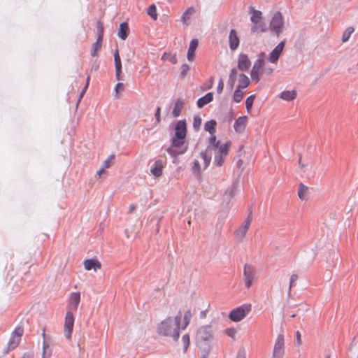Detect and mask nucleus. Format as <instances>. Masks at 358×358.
I'll use <instances>...</instances> for the list:
<instances>
[{"label": "nucleus", "instance_id": "nucleus-1", "mask_svg": "<svg viewBox=\"0 0 358 358\" xmlns=\"http://www.w3.org/2000/svg\"><path fill=\"white\" fill-rule=\"evenodd\" d=\"M187 136V125L185 120H179L175 126V134L171 141V145L166 152L173 157L184 154L187 146L185 145Z\"/></svg>", "mask_w": 358, "mask_h": 358}, {"label": "nucleus", "instance_id": "nucleus-2", "mask_svg": "<svg viewBox=\"0 0 358 358\" xmlns=\"http://www.w3.org/2000/svg\"><path fill=\"white\" fill-rule=\"evenodd\" d=\"M181 313L174 317H167L157 327V332L161 336L171 337L177 341L180 336Z\"/></svg>", "mask_w": 358, "mask_h": 358}, {"label": "nucleus", "instance_id": "nucleus-3", "mask_svg": "<svg viewBox=\"0 0 358 358\" xmlns=\"http://www.w3.org/2000/svg\"><path fill=\"white\" fill-rule=\"evenodd\" d=\"M252 306L250 304H243L231 310L229 314V318L235 322H238L244 319L251 311Z\"/></svg>", "mask_w": 358, "mask_h": 358}, {"label": "nucleus", "instance_id": "nucleus-4", "mask_svg": "<svg viewBox=\"0 0 358 358\" xmlns=\"http://www.w3.org/2000/svg\"><path fill=\"white\" fill-rule=\"evenodd\" d=\"M231 145V141H227L226 143L218 145V148H213L216 150L217 152L214 157V163L217 166H221L224 164V159L228 155L229 148Z\"/></svg>", "mask_w": 358, "mask_h": 358}, {"label": "nucleus", "instance_id": "nucleus-5", "mask_svg": "<svg viewBox=\"0 0 358 358\" xmlns=\"http://www.w3.org/2000/svg\"><path fill=\"white\" fill-rule=\"evenodd\" d=\"M200 157L203 160V164H201L198 159H194L192 168L193 173L197 176L200 175L201 171L208 166L211 160L210 156H208L206 152H201L200 153Z\"/></svg>", "mask_w": 358, "mask_h": 358}, {"label": "nucleus", "instance_id": "nucleus-6", "mask_svg": "<svg viewBox=\"0 0 358 358\" xmlns=\"http://www.w3.org/2000/svg\"><path fill=\"white\" fill-rule=\"evenodd\" d=\"M23 328L20 327L15 328V329L11 334L10 338L8 343L7 350L6 352H8L9 351L14 350L18 346L21 341V337L23 335Z\"/></svg>", "mask_w": 358, "mask_h": 358}, {"label": "nucleus", "instance_id": "nucleus-7", "mask_svg": "<svg viewBox=\"0 0 358 358\" xmlns=\"http://www.w3.org/2000/svg\"><path fill=\"white\" fill-rule=\"evenodd\" d=\"M252 220V213L250 212L247 218L244 220L243 224L234 232V236L238 240H243L250 229Z\"/></svg>", "mask_w": 358, "mask_h": 358}, {"label": "nucleus", "instance_id": "nucleus-8", "mask_svg": "<svg viewBox=\"0 0 358 358\" xmlns=\"http://www.w3.org/2000/svg\"><path fill=\"white\" fill-rule=\"evenodd\" d=\"M285 354V340L282 334L277 336L275 342L273 358H282Z\"/></svg>", "mask_w": 358, "mask_h": 358}, {"label": "nucleus", "instance_id": "nucleus-9", "mask_svg": "<svg viewBox=\"0 0 358 358\" xmlns=\"http://www.w3.org/2000/svg\"><path fill=\"white\" fill-rule=\"evenodd\" d=\"M74 325V317L71 311H68L66 313L65 320H64V334L66 338L70 339L71 337L73 328Z\"/></svg>", "mask_w": 358, "mask_h": 358}, {"label": "nucleus", "instance_id": "nucleus-10", "mask_svg": "<svg viewBox=\"0 0 358 358\" xmlns=\"http://www.w3.org/2000/svg\"><path fill=\"white\" fill-rule=\"evenodd\" d=\"M244 279L247 288H250L252 284L255 275V269L253 266L245 264L244 266Z\"/></svg>", "mask_w": 358, "mask_h": 358}, {"label": "nucleus", "instance_id": "nucleus-11", "mask_svg": "<svg viewBox=\"0 0 358 358\" xmlns=\"http://www.w3.org/2000/svg\"><path fill=\"white\" fill-rule=\"evenodd\" d=\"M283 26V19L282 14L277 12L274 14L270 24V29L273 30L278 34L281 31Z\"/></svg>", "mask_w": 358, "mask_h": 358}, {"label": "nucleus", "instance_id": "nucleus-12", "mask_svg": "<svg viewBox=\"0 0 358 358\" xmlns=\"http://www.w3.org/2000/svg\"><path fill=\"white\" fill-rule=\"evenodd\" d=\"M80 302V293L71 292L68 299V308L71 311H76Z\"/></svg>", "mask_w": 358, "mask_h": 358}, {"label": "nucleus", "instance_id": "nucleus-13", "mask_svg": "<svg viewBox=\"0 0 358 358\" xmlns=\"http://www.w3.org/2000/svg\"><path fill=\"white\" fill-rule=\"evenodd\" d=\"M272 73V69H252L250 73L251 78L257 83L264 75L269 76Z\"/></svg>", "mask_w": 358, "mask_h": 358}, {"label": "nucleus", "instance_id": "nucleus-14", "mask_svg": "<svg viewBox=\"0 0 358 358\" xmlns=\"http://www.w3.org/2000/svg\"><path fill=\"white\" fill-rule=\"evenodd\" d=\"M197 337L203 341H208L213 337L212 328L209 325L202 326L197 331Z\"/></svg>", "mask_w": 358, "mask_h": 358}, {"label": "nucleus", "instance_id": "nucleus-15", "mask_svg": "<svg viewBox=\"0 0 358 358\" xmlns=\"http://www.w3.org/2000/svg\"><path fill=\"white\" fill-rule=\"evenodd\" d=\"M84 268L87 271H96L101 268V264L97 259H87L83 262Z\"/></svg>", "mask_w": 358, "mask_h": 358}, {"label": "nucleus", "instance_id": "nucleus-16", "mask_svg": "<svg viewBox=\"0 0 358 358\" xmlns=\"http://www.w3.org/2000/svg\"><path fill=\"white\" fill-rule=\"evenodd\" d=\"M229 48L231 50H235L239 45L240 39L236 29H231L229 36Z\"/></svg>", "mask_w": 358, "mask_h": 358}, {"label": "nucleus", "instance_id": "nucleus-17", "mask_svg": "<svg viewBox=\"0 0 358 358\" xmlns=\"http://www.w3.org/2000/svg\"><path fill=\"white\" fill-rule=\"evenodd\" d=\"M284 46H285V43L283 41H281L273 49V50L271 52V53L270 54V56L268 57V60L271 63H275L278 61L280 54L282 53V52L283 50Z\"/></svg>", "mask_w": 358, "mask_h": 358}, {"label": "nucleus", "instance_id": "nucleus-18", "mask_svg": "<svg viewBox=\"0 0 358 358\" xmlns=\"http://www.w3.org/2000/svg\"><path fill=\"white\" fill-rule=\"evenodd\" d=\"M248 123V117L247 116H241L238 119L236 120L234 128V130L238 133H242L247 125Z\"/></svg>", "mask_w": 358, "mask_h": 358}, {"label": "nucleus", "instance_id": "nucleus-19", "mask_svg": "<svg viewBox=\"0 0 358 358\" xmlns=\"http://www.w3.org/2000/svg\"><path fill=\"white\" fill-rule=\"evenodd\" d=\"M164 162L162 159H157L155 162L150 169L151 173L155 177H159L162 175Z\"/></svg>", "mask_w": 358, "mask_h": 358}, {"label": "nucleus", "instance_id": "nucleus-20", "mask_svg": "<svg viewBox=\"0 0 358 358\" xmlns=\"http://www.w3.org/2000/svg\"><path fill=\"white\" fill-rule=\"evenodd\" d=\"M297 92L296 90H285L280 94V98L286 101H291L296 98Z\"/></svg>", "mask_w": 358, "mask_h": 358}, {"label": "nucleus", "instance_id": "nucleus-21", "mask_svg": "<svg viewBox=\"0 0 358 358\" xmlns=\"http://www.w3.org/2000/svg\"><path fill=\"white\" fill-rule=\"evenodd\" d=\"M198 44H199V42H198L197 39H192L190 41V44H189V49L187 51V59L189 61H192L194 59V53L198 47Z\"/></svg>", "mask_w": 358, "mask_h": 358}, {"label": "nucleus", "instance_id": "nucleus-22", "mask_svg": "<svg viewBox=\"0 0 358 358\" xmlns=\"http://www.w3.org/2000/svg\"><path fill=\"white\" fill-rule=\"evenodd\" d=\"M129 27L127 22H122L120 25V29L117 32V36L122 39L125 40L129 34Z\"/></svg>", "mask_w": 358, "mask_h": 358}, {"label": "nucleus", "instance_id": "nucleus-23", "mask_svg": "<svg viewBox=\"0 0 358 358\" xmlns=\"http://www.w3.org/2000/svg\"><path fill=\"white\" fill-rule=\"evenodd\" d=\"M213 99V96L212 92H209L206 94L203 97L200 98L197 101V106L199 108H203L205 105L208 104V103L211 102Z\"/></svg>", "mask_w": 358, "mask_h": 358}, {"label": "nucleus", "instance_id": "nucleus-24", "mask_svg": "<svg viewBox=\"0 0 358 358\" xmlns=\"http://www.w3.org/2000/svg\"><path fill=\"white\" fill-rule=\"evenodd\" d=\"M183 106L184 101L182 99H177L172 111L173 117H177L180 115Z\"/></svg>", "mask_w": 358, "mask_h": 358}, {"label": "nucleus", "instance_id": "nucleus-25", "mask_svg": "<svg viewBox=\"0 0 358 358\" xmlns=\"http://www.w3.org/2000/svg\"><path fill=\"white\" fill-rule=\"evenodd\" d=\"M250 84V80L248 76L244 74H240L238 80V89L243 90L246 88Z\"/></svg>", "mask_w": 358, "mask_h": 358}, {"label": "nucleus", "instance_id": "nucleus-26", "mask_svg": "<svg viewBox=\"0 0 358 358\" xmlns=\"http://www.w3.org/2000/svg\"><path fill=\"white\" fill-rule=\"evenodd\" d=\"M103 38H97L96 41L92 44L91 50V55L92 57L97 56L102 46Z\"/></svg>", "mask_w": 358, "mask_h": 358}, {"label": "nucleus", "instance_id": "nucleus-27", "mask_svg": "<svg viewBox=\"0 0 358 358\" xmlns=\"http://www.w3.org/2000/svg\"><path fill=\"white\" fill-rule=\"evenodd\" d=\"M192 314L190 310H187L183 316L182 321H180V328L185 329L189 324Z\"/></svg>", "mask_w": 358, "mask_h": 358}, {"label": "nucleus", "instance_id": "nucleus-28", "mask_svg": "<svg viewBox=\"0 0 358 358\" xmlns=\"http://www.w3.org/2000/svg\"><path fill=\"white\" fill-rule=\"evenodd\" d=\"M251 62L245 54H241L238 57V67H250Z\"/></svg>", "mask_w": 358, "mask_h": 358}, {"label": "nucleus", "instance_id": "nucleus-29", "mask_svg": "<svg viewBox=\"0 0 358 358\" xmlns=\"http://www.w3.org/2000/svg\"><path fill=\"white\" fill-rule=\"evenodd\" d=\"M216 125L217 122L214 120H211L208 121L204 124V129L206 131H208L210 135H214L216 132Z\"/></svg>", "mask_w": 358, "mask_h": 358}, {"label": "nucleus", "instance_id": "nucleus-30", "mask_svg": "<svg viewBox=\"0 0 358 358\" xmlns=\"http://www.w3.org/2000/svg\"><path fill=\"white\" fill-rule=\"evenodd\" d=\"M308 193V187L301 183L299 186L298 196L301 200H305L307 198Z\"/></svg>", "mask_w": 358, "mask_h": 358}, {"label": "nucleus", "instance_id": "nucleus-31", "mask_svg": "<svg viewBox=\"0 0 358 358\" xmlns=\"http://www.w3.org/2000/svg\"><path fill=\"white\" fill-rule=\"evenodd\" d=\"M251 13V21L253 24H258L259 22H261L262 21V13L261 11L252 9Z\"/></svg>", "mask_w": 358, "mask_h": 358}, {"label": "nucleus", "instance_id": "nucleus-32", "mask_svg": "<svg viewBox=\"0 0 358 358\" xmlns=\"http://www.w3.org/2000/svg\"><path fill=\"white\" fill-rule=\"evenodd\" d=\"M251 31L254 33H262L266 31L265 24L262 21L258 24H254L251 28Z\"/></svg>", "mask_w": 358, "mask_h": 358}, {"label": "nucleus", "instance_id": "nucleus-33", "mask_svg": "<svg viewBox=\"0 0 358 358\" xmlns=\"http://www.w3.org/2000/svg\"><path fill=\"white\" fill-rule=\"evenodd\" d=\"M162 59L164 62H169L171 64H176L177 63L176 54L166 52L162 55Z\"/></svg>", "mask_w": 358, "mask_h": 358}, {"label": "nucleus", "instance_id": "nucleus-34", "mask_svg": "<svg viewBox=\"0 0 358 358\" xmlns=\"http://www.w3.org/2000/svg\"><path fill=\"white\" fill-rule=\"evenodd\" d=\"M194 13L193 7L187 8L182 15V21L184 24H187L188 20L190 19L191 15Z\"/></svg>", "mask_w": 358, "mask_h": 358}, {"label": "nucleus", "instance_id": "nucleus-35", "mask_svg": "<svg viewBox=\"0 0 358 358\" xmlns=\"http://www.w3.org/2000/svg\"><path fill=\"white\" fill-rule=\"evenodd\" d=\"M266 55L264 52H261L258 55V58L256 60V62H255L253 67H262V66H264V61L266 59Z\"/></svg>", "mask_w": 358, "mask_h": 358}, {"label": "nucleus", "instance_id": "nucleus-36", "mask_svg": "<svg viewBox=\"0 0 358 358\" xmlns=\"http://www.w3.org/2000/svg\"><path fill=\"white\" fill-rule=\"evenodd\" d=\"M244 96V92L241 89L236 88L233 96V100L236 103H240Z\"/></svg>", "mask_w": 358, "mask_h": 358}, {"label": "nucleus", "instance_id": "nucleus-37", "mask_svg": "<svg viewBox=\"0 0 358 358\" xmlns=\"http://www.w3.org/2000/svg\"><path fill=\"white\" fill-rule=\"evenodd\" d=\"M255 98H256L255 94H252L246 99L245 107H246V110H247L248 113H249L251 112Z\"/></svg>", "mask_w": 358, "mask_h": 358}, {"label": "nucleus", "instance_id": "nucleus-38", "mask_svg": "<svg viewBox=\"0 0 358 358\" xmlns=\"http://www.w3.org/2000/svg\"><path fill=\"white\" fill-rule=\"evenodd\" d=\"M354 31L355 29L352 27H348L343 34L342 41L343 43L347 42L349 40L351 34L354 32Z\"/></svg>", "mask_w": 358, "mask_h": 358}, {"label": "nucleus", "instance_id": "nucleus-39", "mask_svg": "<svg viewBox=\"0 0 358 358\" xmlns=\"http://www.w3.org/2000/svg\"><path fill=\"white\" fill-rule=\"evenodd\" d=\"M147 13L153 20H156L157 19V8L154 4L148 7Z\"/></svg>", "mask_w": 358, "mask_h": 358}, {"label": "nucleus", "instance_id": "nucleus-40", "mask_svg": "<svg viewBox=\"0 0 358 358\" xmlns=\"http://www.w3.org/2000/svg\"><path fill=\"white\" fill-rule=\"evenodd\" d=\"M96 29H97V38H103L104 27H103V22L101 21H98L96 22Z\"/></svg>", "mask_w": 358, "mask_h": 358}, {"label": "nucleus", "instance_id": "nucleus-41", "mask_svg": "<svg viewBox=\"0 0 358 358\" xmlns=\"http://www.w3.org/2000/svg\"><path fill=\"white\" fill-rule=\"evenodd\" d=\"M115 159V155H110L103 163L102 167L103 169H108L110 167L111 164L113 163V160Z\"/></svg>", "mask_w": 358, "mask_h": 358}, {"label": "nucleus", "instance_id": "nucleus-42", "mask_svg": "<svg viewBox=\"0 0 358 358\" xmlns=\"http://www.w3.org/2000/svg\"><path fill=\"white\" fill-rule=\"evenodd\" d=\"M209 143L211 145V147H208V149H213V148H218V145L220 144V141H217L215 135H211V137L209 138Z\"/></svg>", "mask_w": 358, "mask_h": 358}, {"label": "nucleus", "instance_id": "nucleus-43", "mask_svg": "<svg viewBox=\"0 0 358 358\" xmlns=\"http://www.w3.org/2000/svg\"><path fill=\"white\" fill-rule=\"evenodd\" d=\"M124 90V84L122 83H118L115 87V92L116 93V98L119 97V94L122 93Z\"/></svg>", "mask_w": 358, "mask_h": 358}, {"label": "nucleus", "instance_id": "nucleus-44", "mask_svg": "<svg viewBox=\"0 0 358 358\" xmlns=\"http://www.w3.org/2000/svg\"><path fill=\"white\" fill-rule=\"evenodd\" d=\"M114 61L115 67H122L121 59L117 50L114 53Z\"/></svg>", "mask_w": 358, "mask_h": 358}, {"label": "nucleus", "instance_id": "nucleus-45", "mask_svg": "<svg viewBox=\"0 0 358 358\" xmlns=\"http://www.w3.org/2000/svg\"><path fill=\"white\" fill-rule=\"evenodd\" d=\"M90 76H87V83H86V85L84 87V89L81 91L80 94V96H79V98L78 99V104L80 102L81 99H83L87 87H88V85H89V82H90Z\"/></svg>", "mask_w": 358, "mask_h": 358}, {"label": "nucleus", "instance_id": "nucleus-46", "mask_svg": "<svg viewBox=\"0 0 358 358\" xmlns=\"http://www.w3.org/2000/svg\"><path fill=\"white\" fill-rule=\"evenodd\" d=\"M224 332L228 336L232 338H235L236 335V330L234 328H227L225 329Z\"/></svg>", "mask_w": 358, "mask_h": 358}, {"label": "nucleus", "instance_id": "nucleus-47", "mask_svg": "<svg viewBox=\"0 0 358 358\" xmlns=\"http://www.w3.org/2000/svg\"><path fill=\"white\" fill-rule=\"evenodd\" d=\"M201 124V118L199 116H195L194 117L193 127L194 128L198 129Z\"/></svg>", "mask_w": 358, "mask_h": 358}, {"label": "nucleus", "instance_id": "nucleus-48", "mask_svg": "<svg viewBox=\"0 0 358 358\" xmlns=\"http://www.w3.org/2000/svg\"><path fill=\"white\" fill-rule=\"evenodd\" d=\"M182 341L184 344L185 350H187L189 345V336L188 334L183 335L182 337Z\"/></svg>", "mask_w": 358, "mask_h": 358}, {"label": "nucleus", "instance_id": "nucleus-49", "mask_svg": "<svg viewBox=\"0 0 358 358\" xmlns=\"http://www.w3.org/2000/svg\"><path fill=\"white\" fill-rule=\"evenodd\" d=\"M115 76L117 80H124V74L122 72V69H116Z\"/></svg>", "mask_w": 358, "mask_h": 358}, {"label": "nucleus", "instance_id": "nucleus-50", "mask_svg": "<svg viewBox=\"0 0 358 358\" xmlns=\"http://www.w3.org/2000/svg\"><path fill=\"white\" fill-rule=\"evenodd\" d=\"M298 280V275L296 274H292L290 276V282H289V291L291 290L292 287L294 285V282Z\"/></svg>", "mask_w": 358, "mask_h": 358}, {"label": "nucleus", "instance_id": "nucleus-51", "mask_svg": "<svg viewBox=\"0 0 358 358\" xmlns=\"http://www.w3.org/2000/svg\"><path fill=\"white\" fill-rule=\"evenodd\" d=\"M224 89V82L222 79H220L218 82L217 87V92L218 94H221Z\"/></svg>", "mask_w": 358, "mask_h": 358}, {"label": "nucleus", "instance_id": "nucleus-52", "mask_svg": "<svg viewBox=\"0 0 358 358\" xmlns=\"http://www.w3.org/2000/svg\"><path fill=\"white\" fill-rule=\"evenodd\" d=\"M296 342L297 345L300 346L302 344L301 333L297 331L296 333Z\"/></svg>", "mask_w": 358, "mask_h": 358}, {"label": "nucleus", "instance_id": "nucleus-53", "mask_svg": "<svg viewBox=\"0 0 358 358\" xmlns=\"http://www.w3.org/2000/svg\"><path fill=\"white\" fill-rule=\"evenodd\" d=\"M160 114H161V108L159 107H158L155 112V117H156L157 121L158 122H160Z\"/></svg>", "mask_w": 358, "mask_h": 358}, {"label": "nucleus", "instance_id": "nucleus-54", "mask_svg": "<svg viewBox=\"0 0 358 358\" xmlns=\"http://www.w3.org/2000/svg\"><path fill=\"white\" fill-rule=\"evenodd\" d=\"M136 209V206L134 204H131L129 206V213H132Z\"/></svg>", "mask_w": 358, "mask_h": 358}, {"label": "nucleus", "instance_id": "nucleus-55", "mask_svg": "<svg viewBox=\"0 0 358 358\" xmlns=\"http://www.w3.org/2000/svg\"><path fill=\"white\" fill-rule=\"evenodd\" d=\"M105 170L106 169L101 166V169L96 171V175L101 176L104 173Z\"/></svg>", "mask_w": 358, "mask_h": 358}, {"label": "nucleus", "instance_id": "nucleus-56", "mask_svg": "<svg viewBox=\"0 0 358 358\" xmlns=\"http://www.w3.org/2000/svg\"><path fill=\"white\" fill-rule=\"evenodd\" d=\"M42 358H50V354L46 355V350L45 347H43V357Z\"/></svg>", "mask_w": 358, "mask_h": 358}, {"label": "nucleus", "instance_id": "nucleus-57", "mask_svg": "<svg viewBox=\"0 0 358 358\" xmlns=\"http://www.w3.org/2000/svg\"><path fill=\"white\" fill-rule=\"evenodd\" d=\"M21 358H33V356L31 354L25 353Z\"/></svg>", "mask_w": 358, "mask_h": 358}, {"label": "nucleus", "instance_id": "nucleus-58", "mask_svg": "<svg viewBox=\"0 0 358 358\" xmlns=\"http://www.w3.org/2000/svg\"><path fill=\"white\" fill-rule=\"evenodd\" d=\"M236 358H245V352L238 353V354L237 355Z\"/></svg>", "mask_w": 358, "mask_h": 358}, {"label": "nucleus", "instance_id": "nucleus-59", "mask_svg": "<svg viewBox=\"0 0 358 358\" xmlns=\"http://www.w3.org/2000/svg\"><path fill=\"white\" fill-rule=\"evenodd\" d=\"M186 73H187L186 70H185V69H184V70L182 71V73H181V78H184V77H185V76L186 75Z\"/></svg>", "mask_w": 358, "mask_h": 358}, {"label": "nucleus", "instance_id": "nucleus-60", "mask_svg": "<svg viewBox=\"0 0 358 358\" xmlns=\"http://www.w3.org/2000/svg\"><path fill=\"white\" fill-rule=\"evenodd\" d=\"M296 316V314H293L291 317H292V318H294V317H295Z\"/></svg>", "mask_w": 358, "mask_h": 358}, {"label": "nucleus", "instance_id": "nucleus-61", "mask_svg": "<svg viewBox=\"0 0 358 358\" xmlns=\"http://www.w3.org/2000/svg\"><path fill=\"white\" fill-rule=\"evenodd\" d=\"M326 358H330V357L327 356Z\"/></svg>", "mask_w": 358, "mask_h": 358}, {"label": "nucleus", "instance_id": "nucleus-62", "mask_svg": "<svg viewBox=\"0 0 358 358\" xmlns=\"http://www.w3.org/2000/svg\"><path fill=\"white\" fill-rule=\"evenodd\" d=\"M357 358H358V356H357Z\"/></svg>", "mask_w": 358, "mask_h": 358}]
</instances>
